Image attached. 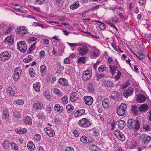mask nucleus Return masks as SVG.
<instances>
[{
    "label": "nucleus",
    "instance_id": "nucleus-1",
    "mask_svg": "<svg viewBox=\"0 0 151 151\" xmlns=\"http://www.w3.org/2000/svg\"><path fill=\"white\" fill-rule=\"evenodd\" d=\"M78 124L80 127L85 128L89 127L92 124L91 122L86 118L79 120Z\"/></svg>",
    "mask_w": 151,
    "mask_h": 151
},
{
    "label": "nucleus",
    "instance_id": "nucleus-2",
    "mask_svg": "<svg viewBox=\"0 0 151 151\" xmlns=\"http://www.w3.org/2000/svg\"><path fill=\"white\" fill-rule=\"evenodd\" d=\"M127 105L124 103H122L117 109V114L119 116H122L126 113Z\"/></svg>",
    "mask_w": 151,
    "mask_h": 151
},
{
    "label": "nucleus",
    "instance_id": "nucleus-3",
    "mask_svg": "<svg viewBox=\"0 0 151 151\" xmlns=\"http://www.w3.org/2000/svg\"><path fill=\"white\" fill-rule=\"evenodd\" d=\"M17 49L22 52H25L27 49V46L26 43L23 41L18 42L17 44Z\"/></svg>",
    "mask_w": 151,
    "mask_h": 151
},
{
    "label": "nucleus",
    "instance_id": "nucleus-4",
    "mask_svg": "<svg viewBox=\"0 0 151 151\" xmlns=\"http://www.w3.org/2000/svg\"><path fill=\"white\" fill-rule=\"evenodd\" d=\"M92 76V73L91 70L88 69L83 72L82 79L84 81H86L89 80Z\"/></svg>",
    "mask_w": 151,
    "mask_h": 151
},
{
    "label": "nucleus",
    "instance_id": "nucleus-5",
    "mask_svg": "<svg viewBox=\"0 0 151 151\" xmlns=\"http://www.w3.org/2000/svg\"><path fill=\"white\" fill-rule=\"evenodd\" d=\"M151 138L150 136H147L145 134H143L139 137V139L144 144H147L150 142Z\"/></svg>",
    "mask_w": 151,
    "mask_h": 151
},
{
    "label": "nucleus",
    "instance_id": "nucleus-6",
    "mask_svg": "<svg viewBox=\"0 0 151 151\" xmlns=\"http://www.w3.org/2000/svg\"><path fill=\"white\" fill-rule=\"evenodd\" d=\"M77 50L79 51V54L83 56L88 52L89 50L86 45H83L82 47L78 48Z\"/></svg>",
    "mask_w": 151,
    "mask_h": 151
},
{
    "label": "nucleus",
    "instance_id": "nucleus-7",
    "mask_svg": "<svg viewBox=\"0 0 151 151\" xmlns=\"http://www.w3.org/2000/svg\"><path fill=\"white\" fill-rule=\"evenodd\" d=\"M93 141V139L91 137H86L85 136H83L80 139V141L84 143H90Z\"/></svg>",
    "mask_w": 151,
    "mask_h": 151
},
{
    "label": "nucleus",
    "instance_id": "nucleus-8",
    "mask_svg": "<svg viewBox=\"0 0 151 151\" xmlns=\"http://www.w3.org/2000/svg\"><path fill=\"white\" fill-rule=\"evenodd\" d=\"M11 57V55L7 51H5L0 54V59L1 60H8Z\"/></svg>",
    "mask_w": 151,
    "mask_h": 151
},
{
    "label": "nucleus",
    "instance_id": "nucleus-9",
    "mask_svg": "<svg viewBox=\"0 0 151 151\" xmlns=\"http://www.w3.org/2000/svg\"><path fill=\"white\" fill-rule=\"evenodd\" d=\"M115 134L116 137L120 140L123 141L125 140V138L123 134L119 130H116Z\"/></svg>",
    "mask_w": 151,
    "mask_h": 151
},
{
    "label": "nucleus",
    "instance_id": "nucleus-10",
    "mask_svg": "<svg viewBox=\"0 0 151 151\" xmlns=\"http://www.w3.org/2000/svg\"><path fill=\"white\" fill-rule=\"evenodd\" d=\"M17 32L20 35H24L27 34L28 32V30L25 26H21L17 28Z\"/></svg>",
    "mask_w": 151,
    "mask_h": 151
},
{
    "label": "nucleus",
    "instance_id": "nucleus-11",
    "mask_svg": "<svg viewBox=\"0 0 151 151\" xmlns=\"http://www.w3.org/2000/svg\"><path fill=\"white\" fill-rule=\"evenodd\" d=\"M84 99L85 104L88 106L92 105L93 102V99L91 96H85L84 97Z\"/></svg>",
    "mask_w": 151,
    "mask_h": 151
},
{
    "label": "nucleus",
    "instance_id": "nucleus-12",
    "mask_svg": "<svg viewBox=\"0 0 151 151\" xmlns=\"http://www.w3.org/2000/svg\"><path fill=\"white\" fill-rule=\"evenodd\" d=\"M45 129H46V133L49 137H52L54 136L55 132L50 127L45 128Z\"/></svg>",
    "mask_w": 151,
    "mask_h": 151
},
{
    "label": "nucleus",
    "instance_id": "nucleus-13",
    "mask_svg": "<svg viewBox=\"0 0 151 151\" xmlns=\"http://www.w3.org/2000/svg\"><path fill=\"white\" fill-rule=\"evenodd\" d=\"M18 71H20V68H15L14 72V74L13 76V79L15 81H17L19 78V73Z\"/></svg>",
    "mask_w": 151,
    "mask_h": 151
},
{
    "label": "nucleus",
    "instance_id": "nucleus-14",
    "mask_svg": "<svg viewBox=\"0 0 151 151\" xmlns=\"http://www.w3.org/2000/svg\"><path fill=\"white\" fill-rule=\"evenodd\" d=\"M134 90L131 87H129L128 89L126 91L124 92L123 93L124 96L125 97H127L132 95Z\"/></svg>",
    "mask_w": 151,
    "mask_h": 151
},
{
    "label": "nucleus",
    "instance_id": "nucleus-15",
    "mask_svg": "<svg viewBox=\"0 0 151 151\" xmlns=\"http://www.w3.org/2000/svg\"><path fill=\"white\" fill-rule=\"evenodd\" d=\"M43 105L39 101H37L36 103L34 104H33V108L36 110H38L43 107Z\"/></svg>",
    "mask_w": 151,
    "mask_h": 151
},
{
    "label": "nucleus",
    "instance_id": "nucleus-16",
    "mask_svg": "<svg viewBox=\"0 0 151 151\" xmlns=\"http://www.w3.org/2000/svg\"><path fill=\"white\" fill-rule=\"evenodd\" d=\"M148 106L147 104H143L139 107V110L141 112H146L148 109Z\"/></svg>",
    "mask_w": 151,
    "mask_h": 151
},
{
    "label": "nucleus",
    "instance_id": "nucleus-17",
    "mask_svg": "<svg viewBox=\"0 0 151 151\" xmlns=\"http://www.w3.org/2000/svg\"><path fill=\"white\" fill-rule=\"evenodd\" d=\"M137 97L138 102L140 103L145 102L146 99V97L142 94L138 95Z\"/></svg>",
    "mask_w": 151,
    "mask_h": 151
},
{
    "label": "nucleus",
    "instance_id": "nucleus-18",
    "mask_svg": "<svg viewBox=\"0 0 151 151\" xmlns=\"http://www.w3.org/2000/svg\"><path fill=\"white\" fill-rule=\"evenodd\" d=\"M85 112V110L84 109L78 110L74 114V116L76 117H78L84 114Z\"/></svg>",
    "mask_w": 151,
    "mask_h": 151
},
{
    "label": "nucleus",
    "instance_id": "nucleus-19",
    "mask_svg": "<svg viewBox=\"0 0 151 151\" xmlns=\"http://www.w3.org/2000/svg\"><path fill=\"white\" fill-rule=\"evenodd\" d=\"M59 83L62 86H67L68 85V81L64 78H61L59 80Z\"/></svg>",
    "mask_w": 151,
    "mask_h": 151
},
{
    "label": "nucleus",
    "instance_id": "nucleus-20",
    "mask_svg": "<svg viewBox=\"0 0 151 151\" xmlns=\"http://www.w3.org/2000/svg\"><path fill=\"white\" fill-rule=\"evenodd\" d=\"M33 88L35 91L37 92H39L40 91V83L39 82L35 83L33 85Z\"/></svg>",
    "mask_w": 151,
    "mask_h": 151
},
{
    "label": "nucleus",
    "instance_id": "nucleus-21",
    "mask_svg": "<svg viewBox=\"0 0 151 151\" xmlns=\"http://www.w3.org/2000/svg\"><path fill=\"white\" fill-rule=\"evenodd\" d=\"M6 92L8 95L11 96H14V91L12 87L9 86L6 89Z\"/></svg>",
    "mask_w": 151,
    "mask_h": 151
},
{
    "label": "nucleus",
    "instance_id": "nucleus-22",
    "mask_svg": "<svg viewBox=\"0 0 151 151\" xmlns=\"http://www.w3.org/2000/svg\"><path fill=\"white\" fill-rule=\"evenodd\" d=\"M15 131L18 134H23L26 132L27 129L25 128H19L16 129Z\"/></svg>",
    "mask_w": 151,
    "mask_h": 151
},
{
    "label": "nucleus",
    "instance_id": "nucleus-23",
    "mask_svg": "<svg viewBox=\"0 0 151 151\" xmlns=\"http://www.w3.org/2000/svg\"><path fill=\"white\" fill-rule=\"evenodd\" d=\"M109 68L110 72L112 75H114L116 73V71H117V67L113 65H110Z\"/></svg>",
    "mask_w": 151,
    "mask_h": 151
},
{
    "label": "nucleus",
    "instance_id": "nucleus-24",
    "mask_svg": "<svg viewBox=\"0 0 151 151\" xmlns=\"http://www.w3.org/2000/svg\"><path fill=\"white\" fill-rule=\"evenodd\" d=\"M55 110L58 112H61L63 110V106H60L59 104H56L55 106Z\"/></svg>",
    "mask_w": 151,
    "mask_h": 151
},
{
    "label": "nucleus",
    "instance_id": "nucleus-25",
    "mask_svg": "<svg viewBox=\"0 0 151 151\" xmlns=\"http://www.w3.org/2000/svg\"><path fill=\"white\" fill-rule=\"evenodd\" d=\"M104 86L106 87H112L113 86V83L111 81L107 80H105L103 83Z\"/></svg>",
    "mask_w": 151,
    "mask_h": 151
},
{
    "label": "nucleus",
    "instance_id": "nucleus-26",
    "mask_svg": "<svg viewBox=\"0 0 151 151\" xmlns=\"http://www.w3.org/2000/svg\"><path fill=\"white\" fill-rule=\"evenodd\" d=\"M14 41V39L10 36H8L6 38L5 40V42L10 45H12L13 44Z\"/></svg>",
    "mask_w": 151,
    "mask_h": 151
},
{
    "label": "nucleus",
    "instance_id": "nucleus-27",
    "mask_svg": "<svg viewBox=\"0 0 151 151\" xmlns=\"http://www.w3.org/2000/svg\"><path fill=\"white\" fill-rule=\"evenodd\" d=\"M27 147L28 149L30 150H33L35 148V145L32 141H30L28 143Z\"/></svg>",
    "mask_w": 151,
    "mask_h": 151
},
{
    "label": "nucleus",
    "instance_id": "nucleus-28",
    "mask_svg": "<svg viewBox=\"0 0 151 151\" xmlns=\"http://www.w3.org/2000/svg\"><path fill=\"white\" fill-rule=\"evenodd\" d=\"M135 121L134 120L130 119H129L128 122L127 126L130 129H132V127H133V124L135 122Z\"/></svg>",
    "mask_w": 151,
    "mask_h": 151
},
{
    "label": "nucleus",
    "instance_id": "nucleus-29",
    "mask_svg": "<svg viewBox=\"0 0 151 151\" xmlns=\"http://www.w3.org/2000/svg\"><path fill=\"white\" fill-rule=\"evenodd\" d=\"M57 73H62L64 69V67L62 66L60 63H57Z\"/></svg>",
    "mask_w": 151,
    "mask_h": 151
},
{
    "label": "nucleus",
    "instance_id": "nucleus-30",
    "mask_svg": "<svg viewBox=\"0 0 151 151\" xmlns=\"http://www.w3.org/2000/svg\"><path fill=\"white\" fill-rule=\"evenodd\" d=\"M9 117V113L7 110L4 109L3 110V118L5 119H8Z\"/></svg>",
    "mask_w": 151,
    "mask_h": 151
},
{
    "label": "nucleus",
    "instance_id": "nucleus-31",
    "mask_svg": "<svg viewBox=\"0 0 151 151\" xmlns=\"http://www.w3.org/2000/svg\"><path fill=\"white\" fill-rule=\"evenodd\" d=\"M97 49H95L91 52V54L93 58L99 56V53Z\"/></svg>",
    "mask_w": 151,
    "mask_h": 151
},
{
    "label": "nucleus",
    "instance_id": "nucleus-32",
    "mask_svg": "<svg viewBox=\"0 0 151 151\" xmlns=\"http://www.w3.org/2000/svg\"><path fill=\"white\" fill-rule=\"evenodd\" d=\"M140 128V124L138 120H136L134 122V124L133 125V127L132 129H135V130H137L139 129Z\"/></svg>",
    "mask_w": 151,
    "mask_h": 151
},
{
    "label": "nucleus",
    "instance_id": "nucleus-33",
    "mask_svg": "<svg viewBox=\"0 0 151 151\" xmlns=\"http://www.w3.org/2000/svg\"><path fill=\"white\" fill-rule=\"evenodd\" d=\"M118 125L119 128L120 129H123L125 125V122L123 120L119 121L118 123Z\"/></svg>",
    "mask_w": 151,
    "mask_h": 151
},
{
    "label": "nucleus",
    "instance_id": "nucleus-34",
    "mask_svg": "<svg viewBox=\"0 0 151 151\" xmlns=\"http://www.w3.org/2000/svg\"><path fill=\"white\" fill-rule=\"evenodd\" d=\"M67 111L69 113H70L72 112L74 110V107L72 105L70 104L68 105L66 107Z\"/></svg>",
    "mask_w": 151,
    "mask_h": 151
},
{
    "label": "nucleus",
    "instance_id": "nucleus-35",
    "mask_svg": "<svg viewBox=\"0 0 151 151\" xmlns=\"http://www.w3.org/2000/svg\"><path fill=\"white\" fill-rule=\"evenodd\" d=\"M98 71L100 73H102L107 70V67L105 65H102L100 66L98 68Z\"/></svg>",
    "mask_w": 151,
    "mask_h": 151
},
{
    "label": "nucleus",
    "instance_id": "nucleus-36",
    "mask_svg": "<svg viewBox=\"0 0 151 151\" xmlns=\"http://www.w3.org/2000/svg\"><path fill=\"white\" fill-rule=\"evenodd\" d=\"M79 3L78 1H76L74 4L71 5L70 8L71 9H76L78 8L79 6Z\"/></svg>",
    "mask_w": 151,
    "mask_h": 151
},
{
    "label": "nucleus",
    "instance_id": "nucleus-37",
    "mask_svg": "<svg viewBox=\"0 0 151 151\" xmlns=\"http://www.w3.org/2000/svg\"><path fill=\"white\" fill-rule=\"evenodd\" d=\"M29 71V74L30 76L32 78L35 77V73L34 70L32 68H29L28 69Z\"/></svg>",
    "mask_w": 151,
    "mask_h": 151
},
{
    "label": "nucleus",
    "instance_id": "nucleus-38",
    "mask_svg": "<svg viewBox=\"0 0 151 151\" xmlns=\"http://www.w3.org/2000/svg\"><path fill=\"white\" fill-rule=\"evenodd\" d=\"M87 90L90 92H93L94 91V89L93 86V84L91 83H89L87 86Z\"/></svg>",
    "mask_w": 151,
    "mask_h": 151
},
{
    "label": "nucleus",
    "instance_id": "nucleus-39",
    "mask_svg": "<svg viewBox=\"0 0 151 151\" xmlns=\"http://www.w3.org/2000/svg\"><path fill=\"white\" fill-rule=\"evenodd\" d=\"M136 56L140 60H142L145 58V55L141 52H139Z\"/></svg>",
    "mask_w": 151,
    "mask_h": 151
},
{
    "label": "nucleus",
    "instance_id": "nucleus-40",
    "mask_svg": "<svg viewBox=\"0 0 151 151\" xmlns=\"http://www.w3.org/2000/svg\"><path fill=\"white\" fill-rule=\"evenodd\" d=\"M76 94L72 93L71 94L70 100L74 102L78 99V97Z\"/></svg>",
    "mask_w": 151,
    "mask_h": 151
},
{
    "label": "nucleus",
    "instance_id": "nucleus-41",
    "mask_svg": "<svg viewBox=\"0 0 151 151\" xmlns=\"http://www.w3.org/2000/svg\"><path fill=\"white\" fill-rule=\"evenodd\" d=\"M36 43L37 42H35L31 45V47H29V49L27 51L28 53H30L33 50H34L35 49L36 47L35 46V45Z\"/></svg>",
    "mask_w": 151,
    "mask_h": 151
},
{
    "label": "nucleus",
    "instance_id": "nucleus-42",
    "mask_svg": "<svg viewBox=\"0 0 151 151\" xmlns=\"http://www.w3.org/2000/svg\"><path fill=\"white\" fill-rule=\"evenodd\" d=\"M109 100L107 99H105L102 101V105L104 107H107L108 106Z\"/></svg>",
    "mask_w": 151,
    "mask_h": 151
},
{
    "label": "nucleus",
    "instance_id": "nucleus-43",
    "mask_svg": "<svg viewBox=\"0 0 151 151\" xmlns=\"http://www.w3.org/2000/svg\"><path fill=\"white\" fill-rule=\"evenodd\" d=\"M25 123L27 124H32L31 118L29 116H27L24 121Z\"/></svg>",
    "mask_w": 151,
    "mask_h": 151
},
{
    "label": "nucleus",
    "instance_id": "nucleus-44",
    "mask_svg": "<svg viewBox=\"0 0 151 151\" xmlns=\"http://www.w3.org/2000/svg\"><path fill=\"white\" fill-rule=\"evenodd\" d=\"M54 93L58 95L59 96H62V93L60 92V91L57 88H55L53 90Z\"/></svg>",
    "mask_w": 151,
    "mask_h": 151
},
{
    "label": "nucleus",
    "instance_id": "nucleus-45",
    "mask_svg": "<svg viewBox=\"0 0 151 151\" xmlns=\"http://www.w3.org/2000/svg\"><path fill=\"white\" fill-rule=\"evenodd\" d=\"M14 102L16 103L17 104L19 105H22L24 103V101L23 100L20 99L15 100L14 101Z\"/></svg>",
    "mask_w": 151,
    "mask_h": 151
},
{
    "label": "nucleus",
    "instance_id": "nucleus-46",
    "mask_svg": "<svg viewBox=\"0 0 151 151\" xmlns=\"http://www.w3.org/2000/svg\"><path fill=\"white\" fill-rule=\"evenodd\" d=\"M97 22L98 23H100V24L99 25V27L100 29L103 30L106 28V27L105 24L102 22H101L99 21H97Z\"/></svg>",
    "mask_w": 151,
    "mask_h": 151
},
{
    "label": "nucleus",
    "instance_id": "nucleus-47",
    "mask_svg": "<svg viewBox=\"0 0 151 151\" xmlns=\"http://www.w3.org/2000/svg\"><path fill=\"white\" fill-rule=\"evenodd\" d=\"M132 111L134 113V114L136 115L138 113L137 108L136 105H133L132 108Z\"/></svg>",
    "mask_w": 151,
    "mask_h": 151
},
{
    "label": "nucleus",
    "instance_id": "nucleus-48",
    "mask_svg": "<svg viewBox=\"0 0 151 151\" xmlns=\"http://www.w3.org/2000/svg\"><path fill=\"white\" fill-rule=\"evenodd\" d=\"M46 67L44 65H42L40 67V71L41 73H45L46 72Z\"/></svg>",
    "mask_w": 151,
    "mask_h": 151
},
{
    "label": "nucleus",
    "instance_id": "nucleus-49",
    "mask_svg": "<svg viewBox=\"0 0 151 151\" xmlns=\"http://www.w3.org/2000/svg\"><path fill=\"white\" fill-rule=\"evenodd\" d=\"M89 148L92 151H97L98 148L97 146L95 145H92L89 147Z\"/></svg>",
    "mask_w": 151,
    "mask_h": 151
},
{
    "label": "nucleus",
    "instance_id": "nucleus-50",
    "mask_svg": "<svg viewBox=\"0 0 151 151\" xmlns=\"http://www.w3.org/2000/svg\"><path fill=\"white\" fill-rule=\"evenodd\" d=\"M44 97L47 99H49L50 98V95L49 91H45L44 93Z\"/></svg>",
    "mask_w": 151,
    "mask_h": 151
},
{
    "label": "nucleus",
    "instance_id": "nucleus-51",
    "mask_svg": "<svg viewBox=\"0 0 151 151\" xmlns=\"http://www.w3.org/2000/svg\"><path fill=\"white\" fill-rule=\"evenodd\" d=\"M68 97L67 96H65L62 98V101L64 104L68 102Z\"/></svg>",
    "mask_w": 151,
    "mask_h": 151
},
{
    "label": "nucleus",
    "instance_id": "nucleus-52",
    "mask_svg": "<svg viewBox=\"0 0 151 151\" xmlns=\"http://www.w3.org/2000/svg\"><path fill=\"white\" fill-rule=\"evenodd\" d=\"M117 75L115 76V78L117 80H118L120 78V76L122 75L121 72L119 70H117Z\"/></svg>",
    "mask_w": 151,
    "mask_h": 151
},
{
    "label": "nucleus",
    "instance_id": "nucleus-53",
    "mask_svg": "<svg viewBox=\"0 0 151 151\" xmlns=\"http://www.w3.org/2000/svg\"><path fill=\"white\" fill-rule=\"evenodd\" d=\"M143 129H145V131H150V128L148 124H145L143 126Z\"/></svg>",
    "mask_w": 151,
    "mask_h": 151
},
{
    "label": "nucleus",
    "instance_id": "nucleus-54",
    "mask_svg": "<svg viewBox=\"0 0 151 151\" xmlns=\"http://www.w3.org/2000/svg\"><path fill=\"white\" fill-rule=\"evenodd\" d=\"M86 62L85 58L84 57H80L78 59V62H82L84 63Z\"/></svg>",
    "mask_w": 151,
    "mask_h": 151
},
{
    "label": "nucleus",
    "instance_id": "nucleus-55",
    "mask_svg": "<svg viewBox=\"0 0 151 151\" xmlns=\"http://www.w3.org/2000/svg\"><path fill=\"white\" fill-rule=\"evenodd\" d=\"M96 79L98 81L99 80L104 78V75L103 74H98L96 75Z\"/></svg>",
    "mask_w": 151,
    "mask_h": 151
},
{
    "label": "nucleus",
    "instance_id": "nucleus-56",
    "mask_svg": "<svg viewBox=\"0 0 151 151\" xmlns=\"http://www.w3.org/2000/svg\"><path fill=\"white\" fill-rule=\"evenodd\" d=\"M12 147L14 150H17L18 148V146L15 143H12L11 145Z\"/></svg>",
    "mask_w": 151,
    "mask_h": 151
},
{
    "label": "nucleus",
    "instance_id": "nucleus-57",
    "mask_svg": "<svg viewBox=\"0 0 151 151\" xmlns=\"http://www.w3.org/2000/svg\"><path fill=\"white\" fill-rule=\"evenodd\" d=\"M93 133L94 135L95 136H98L99 134V131L98 130L95 129L93 130Z\"/></svg>",
    "mask_w": 151,
    "mask_h": 151
},
{
    "label": "nucleus",
    "instance_id": "nucleus-58",
    "mask_svg": "<svg viewBox=\"0 0 151 151\" xmlns=\"http://www.w3.org/2000/svg\"><path fill=\"white\" fill-rule=\"evenodd\" d=\"M14 116L16 118H18L19 117L20 114L17 111H15L13 113Z\"/></svg>",
    "mask_w": 151,
    "mask_h": 151
},
{
    "label": "nucleus",
    "instance_id": "nucleus-59",
    "mask_svg": "<svg viewBox=\"0 0 151 151\" xmlns=\"http://www.w3.org/2000/svg\"><path fill=\"white\" fill-rule=\"evenodd\" d=\"M118 19L116 16H114L112 18V20L113 22L114 23H117L118 21Z\"/></svg>",
    "mask_w": 151,
    "mask_h": 151
},
{
    "label": "nucleus",
    "instance_id": "nucleus-60",
    "mask_svg": "<svg viewBox=\"0 0 151 151\" xmlns=\"http://www.w3.org/2000/svg\"><path fill=\"white\" fill-rule=\"evenodd\" d=\"M64 63L69 64L70 63V59L68 58H66L64 59Z\"/></svg>",
    "mask_w": 151,
    "mask_h": 151
},
{
    "label": "nucleus",
    "instance_id": "nucleus-61",
    "mask_svg": "<svg viewBox=\"0 0 151 151\" xmlns=\"http://www.w3.org/2000/svg\"><path fill=\"white\" fill-rule=\"evenodd\" d=\"M45 55V53L44 51L42 50L40 52V56L41 58L43 57Z\"/></svg>",
    "mask_w": 151,
    "mask_h": 151
},
{
    "label": "nucleus",
    "instance_id": "nucleus-62",
    "mask_svg": "<svg viewBox=\"0 0 151 151\" xmlns=\"http://www.w3.org/2000/svg\"><path fill=\"white\" fill-rule=\"evenodd\" d=\"M66 150L67 151H74V148L71 147H68L66 148Z\"/></svg>",
    "mask_w": 151,
    "mask_h": 151
},
{
    "label": "nucleus",
    "instance_id": "nucleus-63",
    "mask_svg": "<svg viewBox=\"0 0 151 151\" xmlns=\"http://www.w3.org/2000/svg\"><path fill=\"white\" fill-rule=\"evenodd\" d=\"M35 1L38 4H41L44 2L45 0H35Z\"/></svg>",
    "mask_w": 151,
    "mask_h": 151
},
{
    "label": "nucleus",
    "instance_id": "nucleus-64",
    "mask_svg": "<svg viewBox=\"0 0 151 151\" xmlns=\"http://www.w3.org/2000/svg\"><path fill=\"white\" fill-rule=\"evenodd\" d=\"M146 0H139V4L143 5L146 3Z\"/></svg>",
    "mask_w": 151,
    "mask_h": 151
}]
</instances>
